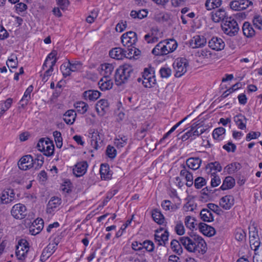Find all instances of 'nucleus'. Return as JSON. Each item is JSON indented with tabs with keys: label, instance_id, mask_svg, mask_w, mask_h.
Segmentation results:
<instances>
[{
	"label": "nucleus",
	"instance_id": "nucleus-2",
	"mask_svg": "<svg viewBox=\"0 0 262 262\" xmlns=\"http://www.w3.org/2000/svg\"><path fill=\"white\" fill-rule=\"evenodd\" d=\"M177 41L173 39L159 42L152 49L151 53L156 56H163L173 52L177 48Z\"/></svg>",
	"mask_w": 262,
	"mask_h": 262
},
{
	"label": "nucleus",
	"instance_id": "nucleus-46",
	"mask_svg": "<svg viewBox=\"0 0 262 262\" xmlns=\"http://www.w3.org/2000/svg\"><path fill=\"white\" fill-rule=\"evenodd\" d=\"M251 248L255 251V253L259 252L260 251V248L262 246L260 245V242L259 238L256 239H250L249 241Z\"/></svg>",
	"mask_w": 262,
	"mask_h": 262
},
{
	"label": "nucleus",
	"instance_id": "nucleus-25",
	"mask_svg": "<svg viewBox=\"0 0 262 262\" xmlns=\"http://www.w3.org/2000/svg\"><path fill=\"white\" fill-rule=\"evenodd\" d=\"M226 17V12L224 9H219L211 13V18L215 23H219Z\"/></svg>",
	"mask_w": 262,
	"mask_h": 262
},
{
	"label": "nucleus",
	"instance_id": "nucleus-63",
	"mask_svg": "<svg viewBox=\"0 0 262 262\" xmlns=\"http://www.w3.org/2000/svg\"><path fill=\"white\" fill-rule=\"evenodd\" d=\"M160 73L162 78H167L171 75V70L168 68H162L160 70Z\"/></svg>",
	"mask_w": 262,
	"mask_h": 262
},
{
	"label": "nucleus",
	"instance_id": "nucleus-45",
	"mask_svg": "<svg viewBox=\"0 0 262 262\" xmlns=\"http://www.w3.org/2000/svg\"><path fill=\"white\" fill-rule=\"evenodd\" d=\"M44 162V158L41 155H37L33 159V167L35 169H39Z\"/></svg>",
	"mask_w": 262,
	"mask_h": 262
},
{
	"label": "nucleus",
	"instance_id": "nucleus-57",
	"mask_svg": "<svg viewBox=\"0 0 262 262\" xmlns=\"http://www.w3.org/2000/svg\"><path fill=\"white\" fill-rule=\"evenodd\" d=\"M117 151L112 146L108 145L106 149V155L111 159H114L116 156Z\"/></svg>",
	"mask_w": 262,
	"mask_h": 262
},
{
	"label": "nucleus",
	"instance_id": "nucleus-16",
	"mask_svg": "<svg viewBox=\"0 0 262 262\" xmlns=\"http://www.w3.org/2000/svg\"><path fill=\"white\" fill-rule=\"evenodd\" d=\"M88 164L86 161H82L77 163L73 169V173L77 177H80L84 174L87 170Z\"/></svg>",
	"mask_w": 262,
	"mask_h": 262
},
{
	"label": "nucleus",
	"instance_id": "nucleus-17",
	"mask_svg": "<svg viewBox=\"0 0 262 262\" xmlns=\"http://www.w3.org/2000/svg\"><path fill=\"white\" fill-rule=\"evenodd\" d=\"M207 42L206 39L203 36L195 35L190 41V46L194 49L204 47Z\"/></svg>",
	"mask_w": 262,
	"mask_h": 262
},
{
	"label": "nucleus",
	"instance_id": "nucleus-38",
	"mask_svg": "<svg viewBox=\"0 0 262 262\" xmlns=\"http://www.w3.org/2000/svg\"><path fill=\"white\" fill-rule=\"evenodd\" d=\"M222 0H207L205 2V7L208 10L219 7L222 4Z\"/></svg>",
	"mask_w": 262,
	"mask_h": 262
},
{
	"label": "nucleus",
	"instance_id": "nucleus-32",
	"mask_svg": "<svg viewBox=\"0 0 262 262\" xmlns=\"http://www.w3.org/2000/svg\"><path fill=\"white\" fill-rule=\"evenodd\" d=\"M235 180L231 177L225 178L220 188L223 190L231 189L235 185Z\"/></svg>",
	"mask_w": 262,
	"mask_h": 262
},
{
	"label": "nucleus",
	"instance_id": "nucleus-52",
	"mask_svg": "<svg viewBox=\"0 0 262 262\" xmlns=\"http://www.w3.org/2000/svg\"><path fill=\"white\" fill-rule=\"evenodd\" d=\"M211 185L212 187L219 186L221 183V180L219 176L215 174V172L211 173Z\"/></svg>",
	"mask_w": 262,
	"mask_h": 262
},
{
	"label": "nucleus",
	"instance_id": "nucleus-40",
	"mask_svg": "<svg viewBox=\"0 0 262 262\" xmlns=\"http://www.w3.org/2000/svg\"><path fill=\"white\" fill-rule=\"evenodd\" d=\"M195 222L196 220L194 217L189 215H187L185 217L184 221L185 225L186 227L190 230H193L197 226V224Z\"/></svg>",
	"mask_w": 262,
	"mask_h": 262
},
{
	"label": "nucleus",
	"instance_id": "nucleus-43",
	"mask_svg": "<svg viewBox=\"0 0 262 262\" xmlns=\"http://www.w3.org/2000/svg\"><path fill=\"white\" fill-rule=\"evenodd\" d=\"M148 12L146 9L132 10V17L134 18L142 19L147 16Z\"/></svg>",
	"mask_w": 262,
	"mask_h": 262
},
{
	"label": "nucleus",
	"instance_id": "nucleus-24",
	"mask_svg": "<svg viewBox=\"0 0 262 262\" xmlns=\"http://www.w3.org/2000/svg\"><path fill=\"white\" fill-rule=\"evenodd\" d=\"M186 163L189 168L195 170L200 168L202 160L198 157H191L186 160Z\"/></svg>",
	"mask_w": 262,
	"mask_h": 262
},
{
	"label": "nucleus",
	"instance_id": "nucleus-22",
	"mask_svg": "<svg viewBox=\"0 0 262 262\" xmlns=\"http://www.w3.org/2000/svg\"><path fill=\"white\" fill-rule=\"evenodd\" d=\"M131 35V31H128L124 33L121 37V42L123 46L126 48L127 51V55H130L131 53V37L129 36Z\"/></svg>",
	"mask_w": 262,
	"mask_h": 262
},
{
	"label": "nucleus",
	"instance_id": "nucleus-6",
	"mask_svg": "<svg viewBox=\"0 0 262 262\" xmlns=\"http://www.w3.org/2000/svg\"><path fill=\"white\" fill-rule=\"evenodd\" d=\"M37 148L46 156H51L54 153V146L53 143L49 140H45L43 138L39 140Z\"/></svg>",
	"mask_w": 262,
	"mask_h": 262
},
{
	"label": "nucleus",
	"instance_id": "nucleus-15",
	"mask_svg": "<svg viewBox=\"0 0 262 262\" xmlns=\"http://www.w3.org/2000/svg\"><path fill=\"white\" fill-rule=\"evenodd\" d=\"M208 46L212 50L221 51L224 49L225 45L221 38L213 37L209 41Z\"/></svg>",
	"mask_w": 262,
	"mask_h": 262
},
{
	"label": "nucleus",
	"instance_id": "nucleus-48",
	"mask_svg": "<svg viewBox=\"0 0 262 262\" xmlns=\"http://www.w3.org/2000/svg\"><path fill=\"white\" fill-rule=\"evenodd\" d=\"M53 136L57 147L61 148L62 145V138L61 133L59 132L55 131L53 132Z\"/></svg>",
	"mask_w": 262,
	"mask_h": 262
},
{
	"label": "nucleus",
	"instance_id": "nucleus-54",
	"mask_svg": "<svg viewBox=\"0 0 262 262\" xmlns=\"http://www.w3.org/2000/svg\"><path fill=\"white\" fill-rule=\"evenodd\" d=\"M253 24L258 30L262 29V18L259 15H255L253 18Z\"/></svg>",
	"mask_w": 262,
	"mask_h": 262
},
{
	"label": "nucleus",
	"instance_id": "nucleus-60",
	"mask_svg": "<svg viewBox=\"0 0 262 262\" xmlns=\"http://www.w3.org/2000/svg\"><path fill=\"white\" fill-rule=\"evenodd\" d=\"M241 3L240 0L232 1L230 3V7L234 11H241Z\"/></svg>",
	"mask_w": 262,
	"mask_h": 262
},
{
	"label": "nucleus",
	"instance_id": "nucleus-41",
	"mask_svg": "<svg viewBox=\"0 0 262 262\" xmlns=\"http://www.w3.org/2000/svg\"><path fill=\"white\" fill-rule=\"evenodd\" d=\"M162 207L165 210H170L171 211H174L178 208V206L177 205L172 204L168 200L164 201L162 203Z\"/></svg>",
	"mask_w": 262,
	"mask_h": 262
},
{
	"label": "nucleus",
	"instance_id": "nucleus-18",
	"mask_svg": "<svg viewBox=\"0 0 262 262\" xmlns=\"http://www.w3.org/2000/svg\"><path fill=\"white\" fill-rule=\"evenodd\" d=\"M234 203V198L231 195H225L222 197L220 201V206L225 210L230 209Z\"/></svg>",
	"mask_w": 262,
	"mask_h": 262
},
{
	"label": "nucleus",
	"instance_id": "nucleus-30",
	"mask_svg": "<svg viewBox=\"0 0 262 262\" xmlns=\"http://www.w3.org/2000/svg\"><path fill=\"white\" fill-rule=\"evenodd\" d=\"M76 117V114L73 110L67 111L63 116V120L68 124H72Z\"/></svg>",
	"mask_w": 262,
	"mask_h": 262
},
{
	"label": "nucleus",
	"instance_id": "nucleus-33",
	"mask_svg": "<svg viewBox=\"0 0 262 262\" xmlns=\"http://www.w3.org/2000/svg\"><path fill=\"white\" fill-rule=\"evenodd\" d=\"M247 120V118L241 114L234 117V120L236 125L241 129L246 128Z\"/></svg>",
	"mask_w": 262,
	"mask_h": 262
},
{
	"label": "nucleus",
	"instance_id": "nucleus-36",
	"mask_svg": "<svg viewBox=\"0 0 262 262\" xmlns=\"http://www.w3.org/2000/svg\"><path fill=\"white\" fill-rule=\"evenodd\" d=\"M200 216L204 222H210L213 221V214L208 209H203L201 211Z\"/></svg>",
	"mask_w": 262,
	"mask_h": 262
},
{
	"label": "nucleus",
	"instance_id": "nucleus-8",
	"mask_svg": "<svg viewBox=\"0 0 262 262\" xmlns=\"http://www.w3.org/2000/svg\"><path fill=\"white\" fill-rule=\"evenodd\" d=\"M103 140L104 136L100 132L94 130L92 133L91 145L95 150H97L103 146Z\"/></svg>",
	"mask_w": 262,
	"mask_h": 262
},
{
	"label": "nucleus",
	"instance_id": "nucleus-56",
	"mask_svg": "<svg viewBox=\"0 0 262 262\" xmlns=\"http://www.w3.org/2000/svg\"><path fill=\"white\" fill-rule=\"evenodd\" d=\"M142 244L143 249H146L148 252H152L154 250V244L150 241H145Z\"/></svg>",
	"mask_w": 262,
	"mask_h": 262
},
{
	"label": "nucleus",
	"instance_id": "nucleus-61",
	"mask_svg": "<svg viewBox=\"0 0 262 262\" xmlns=\"http://www.w3.org/2000/svg\"><path fill=\"white\" fill-rule=\"evenodd\" d=\"M176 233L180 235H182L185 233L184 227L182 222L178 223L175 227Z\"/></svg>",
	"mask_w": 262,
	"mask_h": 262
},
{
	"label": "nucleus",
	"instance_id": "nucleus-11",
	"mask_svg": "<svg viewBox=\"0 0 262 262\" xmlns=\"http://www.w3.org/2000/svg\"><path fill=\"white\" fill-rule=\"evenodd\" d=\"M110 56L117 60L122 59L125 57L130 59L131 57L127 55V51L126 49L120 48H115L112 49L109 52Z\"/></svg>",
	"mask_w": 262,
	"mask_h": 262
},
{
	"label": "nucleus",
	"instance_id": "nucleus-42",
	"mask_svg": "<svg viewBox=\"0 0 262 262\" xmlns=\"http://www.w3.org/2000/svg\"><path fill=\"white\" fill-rule=\"evenodd\" d=\"M75 106L77 110V112L83 114L86 112L89 108V105L87 103L83 101H79L75 104Z\"/></svg>",
	"mask_w": 262,
	"mask_h": 262
},
{
	"label": "nucleus",
	"instance_id": "nucleus-9",
	"mask_svg": "<svg viewBox=\"0 0 262 262\" xmlns=\"http://www.w3.org/2000/svg\"><path fill=\"white\" fill-rule=\"evenodd\" d=\"M11 214L16 219H23L27 215L26 206L20 203L14 205L11 211Z\"/></svg>",
	"mask_w": 262,
	"mask_h": 262
},
{
	"label": "nucleus",
	"instance_id": "nucleus-37",
	"mask_svg": "<svg viewBox=\"0 0 262 262\" xmlns=\"http://www.w3.org/2000/svg\"><path fill=\"white\" fill-rule=\"evenodd\" d=\"M198 56L201 59L206 60L207 61H210L212 56L211 52L208 49H202L198 51Z\"/></svg>",
	"mask_w": 262,
	"mask_h": 262
},
{
	"label": "nucleus",
	"instance_id": "nucleus-14",
	"mask_svg": "<svg viewBox=\"0 0 262 262\" xmlns=\"http://www.w3.org/2000/svg\"><path fill=\"white\" fill-rule=\"evenodd\" d=\"M58 243L54 242L50 243L46 248H45L40 256V261H45L56 250Z\"/></svg>",
	"mask_w": 262,
	"mask_h": 262
},
{
	"label": "nucleus",
	"instance_id": "nucleus-12",
	"mask_svg": "<svg viewBox=\"0 0 262 262\" xmlns=\"http://www.w3.org/2000/svg\"><path fill=\"white\" fill-rule=\"evenodd\" d=\"M18 167L26 170L33 167V158L31 155H28L23 157L18 163Z\"/></svg>",
	"mask_w": 262,
	"mask_h": 262
},
{
	"label": "nucleus",
	"instance_id": "nucleus-51",
	"mask_svg": "<svg viewBox=\"0 0 262 262\" xmlns=\"http://www.w3.org/2000/svg\"><path fill=\"white\" fill-rule=\"evenodd\" d=\"M228 173H232L240 168V164L238 163H233L226 167Z\"/></svg>",
	"mask_w": 262,
	"mask_h": 262
},
{
	"label": "nucleus",
	"instance_id": "nucleus-58",
	"mask_svg": "<svg viewBox=\"0 0 262 262\" xmlns=\"http://www.w3.org/2000/svg\"><path fill=\"white\" fill-rule=\"evenodd\" d=\"M235 237L238 241H243L246 238V233L242 229H238L236 231Z\"/></svg>",
	"mask_w": 262,
	"mask_h": 262
},
{
	"label": "nucleus",
	"instance_id": "nucleus-28",
	"mask_svg": "<svg viewBox=\"0 0 262 262\" xmlns=\"http://www.w3.org/2000/svg\"><path fill=\"white\" fill-rule=\"evenodd\" d=\"M180 175L185 178L186 181V185L190 187L193 184V176L191 172H190L185 167L183 166V169L180 171Z\"/></svg>",
	"mask_w": 262,
	"mask_h": 262
},
{
	"label": "nucleus",
	"instance_id": "nucleus-55",
	"mask_svg": "<svg viewBox=\"0 0 262 262\" xmlns=\"http://www.w3.org/2000/svg\"><path fill=\"white\" fill-rule=\"evenodd\" d=\"M207 168H209L210 171L214 170L215 171H221L222 170V167L220 164L217 162H211L208 164Z\"/></svg>",
	"mask_w": 262,
	"mask_h": 262
},
{
	"label": "nucleus",
	"instance_id": "nucleus-3",
	"mask_svg": "<svg viewBox=\"0 0 262 262\" xmlns=\"http://www.w3.org/2000/svg\"><path fill=\"white\" fill-rule=\"evenodd\" d=\"M131 73V64L125 63L118 69L115 73V80L117 85H120L128 81Z\"/></svg>",
	"mask_w": 262,
	"mask_h": 262
},
{
	"label": "nucleus",
	"instance_id": "nucleus-4",
	"mask_svg": "<svg viewBox=\"0 0 262 262\" xmlns=\"http://www.w3.org/2000/svg\"><path fill=\"white\" fill-rule=\"evenodd\" d=\"M222 28L225 34L230 36H235L239 30L236 21L231 17L227 18L224 21Z\"/></svg>",
	"mask_w": 262,
	"mask_h": 262
},
{
	"label": "nucleus",
	"instance_id": "nucleus-23",
	"mask_svg": "<svg viewBox=\"0 0 262 262\" xmlns=\"http://www.w3.org/2000/svg\"><path fill=\"white\" fill-rule=\"evenodd\" d=\"M115 67V64L104 63L101 64V74L104 77H110Z\"/></svg>",
	"mask_w": 262,
	"mask_h": 262
},
{
	"label": "nucleus",
	"instance_id": "nucleus-10",
	"mask_svg": "<svg viewBox=\"0 0 262 262\" xmlns=\"http://www.w3.org/2000/svg\"><path fill=\"white\" fill-rule=\"evenodd\" d=\"M142 84L145 88L153 87L156 84V79L153 73H151L147 68L144 69L143 73Z\"/></svg>",
	"mask_w": 262,
	"mask_h": 262
},
{
	"label": "nucleus",
	"instance_id": "nucleus-21",
	"mask_svg": "<svg viewBox=\"0 0 262 262\" xmlns=\"http://www.w3.org/2000/svg\"><path fill=\"white\" fill-rule=\"evenodd\" d=\"M198 227L200 231L205 235L211 236L215 233L214 229L205 223H200L198 225Z\"/></svg>",
	"mask_w": 262,
	"mask_h": 262
},
{
	"label": "nucleus",
	"instance_id": "nucleus-20",
	"mask_svg": "<svg viewBox=\"0 0 262 262\" xmlns=\"http://www.w3.org/2000/svg\"><path fill=\"white\" fill-rule=\"evenodd\" d=\"M101 93L96 90H89L84 91L82 94V97L85 100L94 101L98 99Z\"/></svg>",
	"mask_w": 262,
	"mask_h": 262
},
{
	"label": "nucleus",
	"instance_id": "nucleus-27",
	"mask_svg": "<svg viewBox=\"0 0 262 262\" xmlns=\"http://www.w3.org/2000/svg\"><path fill=\"white\" fill-rule=\"evenodd\" d=\"M33 90V87L31 85H30L26 90L23 98L19 102V103L23 108H24L26 105H27L29 100L31 99V93Z\"/></svg>",
	"mask_w": 262,
	"mask_h": 262
},
{
	"label": "nucleus",
	"instance_id": "nucleus-13",
	"mask_svg": "<svg viewBox=\"0 0 262 262\" xmlns=\"http://www.w3.org/2000/svg\"><path fill=\"white\" fill-rule=\"evenodd\" d=\"M204 131L205 129L204 127L200 126L197 127L196 125H194V124H193L191 129L182 136V139L184 141L190 137L199 136L203 134Z\"/></svg>",
	"mask_w": 262,
	"mask_h": 262
},
{
	"label": "nucleus",
	"instance_id": "nucleus-59",
	"mask_svg": "<svg viewBox=\"0 0 262 262\" xmlns=\"http://www.w3.org/2000/svg\"><path fill=\"white\" fill-rule=\"evenodd\" d=\"M206 184V180L202 177H198L194 180V186L197 189L201 188Z\"/></svg>",
	"mask_w": 262,
	"mask_h": 262
},
{
	"label": "nucleus",
	"instance_id": "nucleus-62",
	"mask_svg": "<svg viewBox=\"0 0 262 262\" xmlns=\"http://www.w3.org/2000/svg\"><path fill=\"white\" fill-rule=\"evenodd\" d=\"M260 136V133L259 132H251L248 133L246 138L247 141H250L252 139H257Z\"/></svg>",
	"mask_w": 262,
	"mask_h": 262
},
{
	"label": "nucleus",
	"instance_id": "nucleus-49",
	"mask_svg": "<svg viewBox=\"0 0 262 262\" xmlns=\"http://www.w3.org/2000/svg\"><path fill=\"white\" fill-rule=\"evenodd\" d=\"M60 70L64 77L66 78L71 75L72 71L68 62L63 63L60 67Z\"/></svg>",
	"mask_w": 262,
	"mask_h": 262
},
{
	"label": "nucleus",
	"instance_id": "nucleus-31",
	"mask_svg": "<svg viewBox=\"0 0 262 262\" xmlns=\"http://www.w3.org/2000/svg\"><path fill=\"white\" fill-rule=\"evenodd\" d=\"M108 102L106 99L99 100L96 104V110L98 113L103 114L108 107Z\"/></svg>",
	"mask_w": 262,
	"mask_h": 262
},
{
	"label": "nucleus",
	"instance_id": "nucleus-1",
	"mask_svg": "<svg viewBox=\"0 0 262 262\" xmlns=\"http://www.w3.org/2000/svg\"><path fill=\"white\" fill-rule=\"evenodd\" d=\"M180 241L188 252L195 254H204L207 249L204 239L197 234H189V236L181 237Z\"/></svg>",
	"mask_w": 262,
	"mask_h": 262
},
{
	"label": "nucleus",
	"instance_id": "nucleus-29",
	"mask_svg": "<svg viewBox=\"0 0 262 262\" xmlns=\"http://www.w3.org/2000/svg\"><path fill=\"white\" fill-rule=\"evenodd\" d=\"M101 177L105 180L111 179L112 176V172L110 169L108 164H102L100 168Z\"/></svg>",
	"mask_w": 262,
	"mask_h": 262
},
{
	"label": "nucleus",
	"instance_id": "nucleus-5",
	"mask_svg": "<svg viewBox=\"0 0 262 262\" xmlns=\"http://www.w3.org/2000/svg\"><path fill=\"white\" fill-rule=\"evenodd\" d=\"M29 250L28 242L25 239L19 240L17 245L16 246L15 254L17 258L19 260L25 259Z\"/></svg>",
	"mask_w": 262,
	"mask_h": 262
},
{
	"label": "nucleus",
	"instance_id": "nucleus-26",
	"mask_svg": "<svg viewBox=\"0 0 262 262\" xmlns=\"http://www.w3.org/2000/svg\"><path fill=\"white\" fill-rule=\"evenodd\" d=\"M108 78L109 77H103L99 80L98 85L102 91H106L112 88L113 82L112 80L109 79Z\"/></svg>",
	"mask_w": 262,
	"mask_h": 262
},
{
	"label": "nucleus",
	"instance_id": "nucleus-50",
	"mask_svg": "<svg viewBox=\"0 0 262 262\" xmlns=\"http://www.w3.org/2000/svg\"><path fill=\"white\" fill-rule=\"evenodd\" d=\"M17 58L14 55H12L11 58H9L7 62V65L8 68H16L17 67Z\"/></svg>",
	"mask_w": 262,
	"mask_h": 262
},
{
	"label": "nucleus",
	"instance_id": "nucleus-53",
	"mask_svg": "<svg viewBox=\"0 0 262 262\" xmlns=\"http://www.w3.org/2000/svg\"><path fill=\"white\" fill-rule=\"evenodd\" d=\"M118 137V138L115 140V143L117 147H122L126 144L127 139L125 136H119Z\"/></svg>",
	"mask_w": 262,
	"mask_h": 262
},
{
	"label": "nucleus",
	"instance_id": "nucleus-7",
	"mask_svg": "<svg viewBox=\"0 0 262 262\" xmlns=\"http://www.w3.org/2000/svg\"><path fill=\"white\" fill-rule=\"evenodd\" d=\"M188 63L185 58H178L173 63V67L175 71V76L180 77L187 71Z\"/></svg>",
	"mask_w": 262,
	"mask_h": 262
},
{
	"label": "nucleus",
	"instance_id": "nucleus-64",
	"mask_svg": "<svg viewBox=\"0 0 262 262\" xmlns=\"http://www.w3.org/2000/svg\"><path fill=\"white\" fill-rule=\"evenodd\" d=\"M57 3L62 10H66L70 4L69 0H57Z\"/></svg>",
	"mask_w": 262,
	"mask_h": 262
},
{
	"label": "nucleus",
	"instance_id": "nucleus-44",
	"mask_svg": "<svg viewBox=\"0 0 262 262\" xmlns=\"http://www.w3.org/2000/svg\"><path fill=\"white\" fill-rule=\"evenodd\" d=\"M225 133V129L222 127L215 128L212 133V136L215 140H221L223 139V135Z\"/></svg>",
	"mask_w": 262,
	"mask_h": 262
},
{
	"label": "nucleus",
	"instance_id": "nucleus-19",
	"mask_svg": "<svg viewBox=\"0 0 262 262\" xmlns=\"http://www.w3.org/2000/svg\"><path fill=\"white\" fill-rule=\"evenodd\" d=\"M61 199L58 197H52L49 201L46 211L48 213L52 214L60 205Z\"/></svg>",
	"mask_w": 262,
	"mask_h": 262
},
{
	"label": "nucleus",
	"instance_id": "nucleus-39",
	"mask_svg": "<svg viewBox=\"0 0 262 262\" xmlns=\"http://www.w3.org/2000/svg\"><path fill=\"white\" fill-rule=\"evenodd\" d=\"M181 245L182 244L180 242H179L176 239L172 240L170 243V247L172 250L178 255L181 254L183 252Z\"/></svg>",
	"mask_w": 262,
	"mask_h": 262
},
{
	"label": "nucleus",
	"instance_id": "nucleus-47",
	"mask_svg": "<svg viewBox=\"0 0 262 262\" xmlns=\"http://www.w3.org/2000/svg\"><path fill=\"white\" fill-rule=\"evenodd\" d=\"M68 63L69 65L72 72H76L80 70L82 66V63L79 61L71 62L70 60H68Z\"/></svg>",
	"mask_w": 262,
	"mask_h": 262
},
{
	"label": "nucleus",
	"instance_id": "nucleus-34",
	"mask_svg": "<svg viewBox=\"0 0 262 262\" xmlns=\"http://www.w3.org/2000/svg\"><path fill=\"white\" fill-rule=\"evenodd\" d=\"M243 32L247 37H251L255 35V31L249 22H245L243 26Z\"/></svg>",
	"mask_w": 262,
	"mask_h": 262
},
{
	"label": "nucleus",
	"instance_id": "nucleus-35",
	"mask_svg": "<svg viewBox=\"0 0 262 262\" xmlns=\"http://www.w3.org/2000/svg\"><path fill=\"white\" fill-rule=\"evenodd\" d=\"M152 217L154 220L160 225H162L165 222V218L161 211L155 209L152 211Z\"/></svg>",
	"mask_w": 262,
	"mask_h": 262
}]
</instances>
